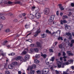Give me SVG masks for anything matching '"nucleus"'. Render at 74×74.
I'll use <instances>...</instances> for the list:
<instances>
[{
	"label": "nucleus",
	"mask_w": 74,
	"mask_h": 74,
	"mask_svg": "<svg viewBox=\"0 0 74 74\" xmlns=\"http://www.w3.org/2000/svg\"><path fill=\"white\" fill-rule=\"evenodd\" d=\"M57 66L58 68H64V66H63V63H62L60 61L57 62Z\"/></svg>",
	"instance_id": "nucleus-1"
},
{
	"label": "nucleus",
	"mask_w": 74,
	"mask_h": 74,
	"mask_svg": "<svg viewBox=\"0 0 74 74\" xmlns=\"http://www.w3.org/2000/svg\"><path fill=\"white\" fill-rule=\"evenodd\" d=\"M49 70L48 68L44 69L42 71V74H47L49 72Z\"/></svg>",
	"instance_id": "nucleus-2"
},
{
	"label": "nucleus",
	"mask_w": 74,
	"mask_h": 74,
	"mask_svg": "<svg viewBox=\"0 0 74 74\" xmlns=\"http://www.w3.org/2000/svg\"><path fill=\"white\" fill-rule=\"evenodd\" d=\"M58 32H59L58 34H59V36H60V33H61V31H60V30H58L57 31V32H54L52 33H51V34H51V37H53V36H54V35L53 34H56V33L57 34H58Z\"/></svg>",
	"instance_id": "nucleus-3"
},
{
	"label": "nucleus",
	"mask_w": 74,
	"mask_h": 74,
	"mask_svg": "<svg viewBox=\"0 0 74 74\" xmlns=\"http://www.w3.org/2000/svg\"><path fill=\"white\" fill-rule=\"evenodd\" d=\"M44 13L46 15H48L49 13V9L48 8H45L44 10Z\"/></svg>",
	"instance_id": "nucleus-4"
},
{
	"label": "nucleus",
	"mask_w": 74,
	"mask_h": 74,
	"mask_svg": "<svg viewBox=\"0 0 74 74\" xmlns=\"http://www.w3.org/2000/svg\"><path fill=\"white\" fill-rule=\"evenodd\" d=\"M54 17H55V15H52L51 16L49 20V22H53V18H54Z\"/></svg>",
	"instance_id": "nucleus-5"
},
{
	"label": "nucleus",
	"mask_w": 74,
	"mask_h": 74,
	"mask_svg": "<svg viewBox=\"0 0 74 74\" xmlns=\"http://www.w3.org/2000/svg\"><path fill=\"white\" fill-rule=\"evenodd\" d=\"M28 17L29 18L31 19H34V16L32 14H29L28 15Z\"/></svg>",
	"instance_id": "nucleus-6"
},
{
	"label": "nucleus",
	"mask_w": 74,
	"mask_h": 74,
	"mask_svg": "<svg viewBox=\"0 0 74 74\" xmlns=\"http://www.w3.org/2000/svg\"><path fill=\"white\" fill-rule=\"evenodd\" d=\"M36 18L37 19H39L41 17V14L39 13H37L35 14Z\"/></svg>",
	"instance_id": "nucleus-7"
},
{
	"label": "nucleus",
	"mask_w": 74,
	"mask_h": 74,
	"mask_svg": "<svg viewBox=\"0 0 74 74\" xmlns=\"http://www.w3.org/2000/svg\"><path fill=\"white\" fill-rule=\"evenodd\" d=\"M20 60L21 61H22L23 60V57H22L21 56H18L17 57L16 60Z\"/></svg>",
	"instance_id": "nucleus-8"
},
{
	"label": "nucleus",
	"mask_w": 74,
	"mask_h": 74,
	"mask_svg": "<svg viewBox=\"0 0 74 74\" xmlns=\"http://www.w3.org/2000/svg\"><path fill=\"white\" fill-rule=\"evenodd\" d=\"M60 22L61 25H63V23L65 24L66 23H67V21L65 20H61Z\"/></svg>",
	"instance_id": "nucleus-9"
},
{
	"label": "nucleus",
	"mask_w": 74,
	"mask_h": 74,
	"mask_svg": "<svg viewBox=\"0 0 74 74\" xmlns=\"http://www.w3.org/2000/svg\"><path fill=\"white\" fill-rule=\"evenodd\" d=\"M58 6H59V7L60 8V10H61V11H62V10H64V8H63V6L62 5V4H59L58 5Z\"/></svg>",
	"instance_id": "nucleus-10"
},
{
	"label": "nucleus",
	"mask_w": 74,
	"mask_h": 74,
	"mask_svg": "<svg viewBox=\"0 0 74 74\" xmlns=\"http://www.w3.org/2000/svg\"><path fill=\"white\" fill-rule=\"evenodd\" d=\"M8 67L9 69L12 70L13 69V66L12 64L9 65L8 66Z\"/></svg>",
	"instance_id": "nucleus-11"
},
{
	"label": "nucleus",
	"mask_w": 74,
	"mask_h": 74,
	"mask_svg": "<svg viewBox=\"0 0 74 74\" xmlns=\"http://www.w3.org/2000/svg\"><path fill=\"white\" fill-rule=\"evenodd\" d=\"M41 53V56L43 57L44 59H45L46 57H47V55L45 54H43L42 53Z\"/></svg>",
	"instance_id": "nucleus-12"
},
{
	"label": "nucleus",
	"mask_w": 74,
	"mask_h": 74,
	"mask_svg": "<svg viewBox=\"0 0 74 74\" xmlns=\"http://www.w3.org/2000/svg\"><path fill=\"white\" fill-rule=\"evenodd\" d=\"M25 58L26 60H27L29 58V55L28 54L26 55L25 57Z\"/></svg>",
	"instance_id": "nucleus-13"
},
{
	"label": "nucleus",
	"mask_w": 74,
	"mask_h": 74,
	"mask_svg": "<svg viewBox=\"0 0 74 74\" xmlns=\"http://www.w3.org/2000/svg\"><path fill=\"white\" fill-rule=\"evenodd\" d=\"M69 62H68V61H67L66 62H65L64 63H63V66H65V65H69Z\"/></svg>",
	"instance_id": "nucleus-14"
},
{
	"label": "nucleus",
	"mask_w": 74,
	"mask_h": 74,
	"mask_svg": "<svg viewBox=\"0 0 74 74\" xmlns=\"http://www.w3.org/2000/svg\"><path fill=\"white\" fill-rule=\"evenodd\" d=\"M46 33H48L49 34H51V32L49 31L48 29H47L46 30Z\"/></svg>",
	"instance_id": "nucleus-15"
},
{
	"label": "nucleus",
	"mask_w": 74,
	"mask_h": 74,
	"mask_svg": "<svg viewBox=\"0 0 74 74\" xmlns=\"http://www.w3.org/2000/svg\"><path fill=\"white\" fill-rule=\"evenodd\" d=\"M64 26H65L66 29H69V26L67 25L64 24Z\"/></svg>",
	"instance_id": "nucleus-16"
},
{
	"label": "nucleus",
	"mask_w": 74,
	"mask_h": 74,
	"mask_svg": "<svg viewBox=\"0 0 74 74\" xmlns=\"http://www.w3.org/2000/svg\"><path fill=\"white\" fill-rule=\"evenodd\" d=\"M34 62L35 63H39V60H38L37 59L35 60Z\"/></svg>",
	"instance_id": "nucleus-17"
},
{
	"label": "nucleus",
	"mask_w": 74,
	"mask_h": 74,
	"mask_svg": "<svg viewBox=\"0 0 74 74\" xmlns=\"http://www.w3.org/2000/svg\"><path fill=\"white\" fill-rule=\"evenodd\" d=\"M26 53H27V52H26V51H24L22 52L21 54L22 55H26Z\"/></svg>",
	"instance_id": "nucleus-18"
},
{
	"label": "nucleus",
	"mask_w": 74,
	"mask_h": 74,
	"mask_svg": "<svg viewBox=\"0 0 74 74\" xmlns=\"http://www.w3.org/2000/svg\"><path fill=\"white\" fill-rule=\"evenodd\" d=\"M17 64H18V63L16 62H14L12 63V64L14 66L17 65Z\"/></svg>",
	"instance_id": "nucleus-19"
},
{
	"label": "nucleus",
	"mask_w": 74,
	"mask_h": 74,
	"mask_svg": "<svg viewBox=\"0 0 74 74\" xmlns=\"http://www.w3.org/2000/svg\"><path fill=\"white\" fill-rule=\"evenodd\" d=\"M40 30V29H39L38 30H37L36 32V33L38 34L39 33H40L41 32V31H39Z\"/></svg>",
	"instance_id": "nucleus-20"
},
{
	"label": "nucleus",
	"mask_w": 74,
	"mask_h": 74,
	"mask_svg": "<svg viewBox=\"0 0 74 74\" xmlns=\"http://www.w3.org/2000/svg\"><path fill=\"white\" fill-rule=\"evenodd\" d=\"M15 4H20V5H22V3H21L20 1H17L15 3Z\"/></svg>",
	"instance_id": "nucleus-21"
},
{
	"label": "nucleus",
	"mask_w": 74,
	"mask_h": 74,
	"mask_svg": "<svg viewBox=\"0 0 74 74\" xmlns=\"http://www.w3.org/2000/svg\"><path fill=\"white\" fill-rule=\"evenodd\" d=\"M66 35L68 36H69L71 35V34L70 32L66 33Z\"/></svg>",
	"instance_id": "nucleus-22"
},
{
	"label": "nucleus",
	"mask_w": 74,
	"mask_h": 74,
	"mask_svg": "<svg viewBox=\"0 0 74 74\" xmlns=\"http://www.w3.org/2000/svg\"><path fill=\"white\" fill-rule=\"evenodd\" d=\"M67 62H69V64H71L72 62H73V60H68Z\"/></svg>",
	"instance_id": "nucleus-23"
},
{
	"label": "nucleus",
	"mask_w": 74,
	"mask_h": 74,
	"mask_svg": "<svg viewBox=\"0 0 74 74\" xmlns=\"http://www.w3.org/2000/svg\"><path fill=\"white\" fill-rule=\"evenodd\" d=\"M65 18H66V19L68 18V16H67L66 15L64 16H63V19H65Z\"/></svg>",
	"instance_id": "nucleus-24"
},
{
	"label": "nucleus",
	"mask_w": 74,
	"mask_h": 74,
	"mask_svg": "<svg viewBox=\"0 0 74 74\" xmlns=\"http://www.w3.org/2000/svg\"><path fill=\"white\" fill-rule=\"evenodd\" d=\"M36 44H37V46H38V47H40V43L39 42H37L36 43Z\"/></svg>",
	"instance_id": "nucleus-25"
},
{
	"label": "nucleus",
	"mask_w": 74,
	"mask_h": 74,
	"mask_svg": "<svg viewBox=\"0 0 74 74\" xmlns=\"http://www.w3.org/2000/svg\"><path fill=\"white\" fill-rule=\"evenodd\" d=\"M58 39L59 40H60V39L61 40H63V38H62V37H59V38H58Z\"/></svg>",
	"instance_id": "nucleus-26"
},
{
	"label": "nucleus",
	"mask_w": 74,
	"mask_h": 74,
	"mask_svg": "<svg viewBox=\"0 0 74 74\" xmlns=\"http://www.w3.org/2000/svg\"><path fill=\"white\" fill-rule=\"evenodd\" d=\"M35 57H36V59H38V58H39V57H40V55L36 54V55Z\"/></svg>",
	"instance_id": "nucleus-27"
},
{
	"label": "nucleus",
	"mask_w": 74,
	"mask_h": 74,
	"mask_svg": "<svg viewBox=\"0 0 74 74\" xmlns=\"http://www.w3.org/2000/svg\"><path fill=\"white\" fill-rule=\"evenodd\" d=\"M34 70H32L30 71V74H34Z\"/></svg>",
	"instance_id": "nucleus-28"
},
{
	"label": "nucleus",
	"mask_w": 74,
	"mask_h": 74,
	"mask_svg": "<svg viewBox=\"0 0 74 74\" xmlns=\"http://www.w3.org/2000/svg\"><path fill=\"white\" fill-rule=\"evenodd\" d=\"M69 40H71L72 39V35H71L69 37Z\"/></svg>",
	"instance_id": "nucleus-29"
},
{
	"label": "nucleus",
	"mask_w": 74,
	"mask_h": 74,
	"mask_svg": "<svg viewBox=\"0 0 74 74\" xmlns=\"http://www.w3.org/2000/svg\"><path fill=\"white\" fill-rule=\"evenodd\" d=\"M2 28H3V25L2 24L0 25V31L1 30V29H2Z\"/></svg>",
	"instance_id": "nucleus-30"
},
{
	"label": "nucleus",
	"mask_w": 74,
	"mask_h": 74,
	"mask_svg": "<svg viewBox=\"0 0 74 74\" xmlns=\"http://www.w3.org/2000/svg\"><path fill=\"white\" fill-rule=\"evenodd\" d=\"M7 4H12V2L8 1Z\"/></svg>",
	"instance_id": "nucleus-31"
},
{
	"label": "nucleus",
	"mask_w": 74,
	"mask_h": 74,
	"mask_svg": "<svg viewBox=\"0 0 74 74\" xmlns=\"http://www.w3.org/2000/svg\"><path fill=\"white\" fill-rule=\"evenodd\" d=\"M49 51L50 52H53V49H49Z\"/></svg>",
	"instance_id": "nucleus-32"
},
{
	"label": "nucleus",
	"mask_w": 74,
	"mask_h": 74,
	"mask_svg": "<svg viewBox=\"0 0 74 74\" xmlns=\"http://www.w3.org/2000/svg\"><path fill=\"white\" fill-rule=\"evenodd\" d=\"M5 73L6 74H10V72L9 71H5Z\"/></svg>",
	"instance_id": "nucleus-33"
},
{
	"label": "nucleus",
	"mask_w": 74,
	"mask_h": 74,
	"mask_svg": "<svg viewBox=\"0 0 74 74\" xmlns=\"http://www.w3.org/2000/svg\"><path fill=\"white\" fill-rule=\"evenodd\" d=\"M29 26V25L26 24L25 25V27L26 29H28Z\"/></svg>",
	"instance_id": "nucleus-34"
},
{
	"label": "nucleus",
	"mask_w": 74,
	"mask_h": 74,
	"mask_svg": "<svg viewBox=\"0 0 74 74\" xmlns=\"http://www.w3.org/2000/svg\"><path fill=\"white\" fill-rule=\"evenodd\" d=\"M54 59H55V58L54 57H53L51 58V59L50 60L52 61V62H53V61H54Z\"/></svg>",
	"instance_id": "nucleus-35"
},
{
	"label": "nucleus",
	"mask_w": 74,
	"mask_h": 74,
	"mask_svg": "<svg viewBox=\"0 0 74 74\" xmlns=\"http://www.w3.org/2000/svg\"><path fill=\"white\" fill-rule=\"evenodd\" d=\"M3 3H4V4H7L8 3V1H4Z\"/></svg>",
	"instance_id": "nucleus-36"
},
{
	"label": "nucleus",
	"mask_w": 74,
	"mask_h": 74,
	"mask_svg": "<svg viewBox=\"0 0 74 74\" xmlns=\"http://www.w3.org/2000/svg\"><path fill=\"white\" fill-rule=\"evenodd\" d=\"M30 47H34V44H31L30 45Z\"/></svg>",
	"instance_id": "nucleus-37"
},
{
	"label": "nucleus",
	"mask_w": 74,
	"mask_h": 74,
	"mask_svg": "<svg viewBox=\"0 0 74 74\" xmlns=\"http://www.w3.org/2000/svg\"><path fill=\"white\" fill-rule=\"evenodd\" d=\"M10 29H7L5 30V32L6 33H8V32H10Z\"/></svg>",
	"instance_id": "nucleus-38"
},
{
	"label": "nucleus",
	"mask_w": 74,
	"mask_h": 74,
	"mask_svg": "<svg viewBox=\"0 0 74 74\" xmlns=\"http://www.w3.org/2000/svg\"><path fill=\"white\" fill-rule=\"evenodd\" d=\"M34 50L36 52H38V49L37 48H35L34 49Z\"/></svg>",
	"instance_id": "nucleus-39"
},
{
	"label": "nucleus",
	"mask_w": 74,
	"mask_h": 74,
	"mask_svg": "<svg viewBox=\"0 0 74 74\" xmlns=\"http://www.w3.org/2000/svg\"><path fill=\"white\" fill-rule=\"evenodd\" d=\"M66 54L65 52H63L62 53V56H66Z\"/></svg>",
	"instance_id": "nucleus-40"
},
{
	"label": "nucleus",
	"mask_w": 74,
	"mask_h": 74,
	"mask_svg": "<svg viewBox=\"0 0 74 74\" xmlns=\"http://www.w3.org/2000/svg\"><path fill=\"white\" fill-rule=\"evenodd\" d=\"M32 67H33V68H34V69H36V65L34 64L32 65Z\"/></svg>",
	"instance_id": "nucleus-41"
},
{
	"label": "nucleus",
	"mask_w": 74,
	"mask_h": 74,
	"mask_svg": "<svg viewBox=\"0 0 74 74\" xmlns=\"http://www.w3.org/2000/svg\"><path fill=\"white\" fill-rule=\"evenodd\" d=\"M59 48H60V49H62V45H60L59 46Z\"/></svg>",
	"instance_id": "nucleus-42"
},
{
	"label": "nucleus",
	"mask_w": 74,
	"mask_h": 74,
	"mask_svg": "<svg viewBox=\"0 0 74 74\" xmlns=\"http://www.w3.org/2000/svg\"><path fill=\"white\" fill-rule=\"evenodd\" d=\"M8 15H9V16H11L12 15H13V14H12V13H9L8 14Z\"/></svg>",
	"instance_id": "nucleus-43"
},
{
	"label": "nucleus",
	"mask_w": 74,
	"mask_h": 74,
	"mask_svg": "<svg viewBox=\"0 0 74 74\" xmlns=\"http://www.w3.org/2000/svg\"><path fill=\"white\" fill-rule=\"evenodd\" d=\"M1 19H2L3 20H5V17L4 16H3L2 17V18Z\"/></svg>",
	"instance_id": "nucleus-44"
},
{
	"label": "nucleus",
	"mask_w": 74,
	"mask_h": 74,
	"mask_svg": "<svg viewBox=\"0 0 74 74\" xmlns=\"http://www.w3.org/2000/svg\"><path fill=\"white\" fill-rule=\"evenodd\" d=\"M71 51H67V53L68 54V55H69L70 53H71Z\"/></svg>",
	"instance_id": "nucleus-45"
},
{
	"label": "nucleus",
	"mask_w": 74,
	"mask_h": 74,
	"mask_svg": "<svg viewBox=\"0 0 74 74\" xmlns=\"http://www.w3.org/2000/svg\"><path fill=\"white\" fill-rule=\"evenodd\" d=\"M55 71H56V74H60V73H59V71H58L57 70H56Z\"/></svg>",
	"instance_id": "nucleus-46"
},
{
	"label": "nucleus",
	"mask_w": 74,
	"mask_h": 74,
	"mask_svg": "<svg viewBox=\"0 0 74 74\" xmlns=\"http://www.w3.org/2000/svg\"><path fill=\"white\" fill-rule=\"evenodd\" d=\"M42 38H44V37H45V34H42Z\"/></svg>",
	"instance_id": "nucleus-47"
},
{
	"label": "nucleus",
	"mask_w": 74,
	"mask_h": 74,
	"mask_svg": "<svg viewBox=\"0 0 74 74\" xmlns=\"http://www.w3.org/2000/svg\"><path fill=\"white\" fill-rule=\"evenodd\" d=\"M30 50L31 52H33L34 51V49H33L32 48H30Z\"/></svg>",
	"instance_id": "nucleus-48"
},
{
	"label": "nucleus",
	"mask_w": 74,
	"mask_h": 74,
	"mask_svg": "<svg viewBox=\"0 0 74 74\" xmlns=\"http://www.w3.org/2000/svg\"><path fill=\"white\" fill-rule=\"evenodd\" d=\"M36 73L37 74H40V72L39 70L36 71Z\"/></svg>",
	"instance_id": "nucleus-49"
},
{
	"label": "nucleus",
	"mask_w": 74,
	"mask_h": 74,
	"mask_svg": "<svg viewBox=\"0 0 74 74\" xmlns=\"http://www.w3.org/2000/svg\"><path fill=\"white\" fill-rule=\"evenodd\" d=\"M72 14V13H71V12H69V14H68V16H70Z\"/></svg>",
	"instance_id": "nucleus-50"
},
{
	"label": "nucleus",
	"mask_w": 74,
	"mask_h": 74,
	"mask_svg": "<svg viewBox=\"0 0 74 74\" xmlns=\"http://www.w3.org/2000/svg\"><path fill=\"white\" fill-rule=\"evenodd\" d=\"M28 41L30 42H31V43L33 42V41L31 39H28Z\"/></svg>",
	"instance_id": "nucleus-51"
},
{
	"label": "nucleus",
	"mask_w": 74,
	"mask_h": 74,
	"mask_svg": "<svg viewBox=\"0 0 74 74\" xmlns=\"http://www.w3.org/2000/svg\"><path fill=\"white\" fill-rule=\"evenodd\" d=\"M73 55H74L73 54V53H71H71H69V55L68 56H73Z\"/></svg>",
	"instance_id": "nucleus-52"
},
{
	"label": "nucleus",
	"mask_w": 74,
	"mask_h": 74,
	"mask_svg": "<svg viewBox=\"0 0 74 74\" xmlns=\"http://www.w3.org/2000/svg\"><path fill=\"white\" fill-rule=\"evenodd\" d=\"M18 21V20L17 19H14L13 21V22H16Z\"/></svg>",
	"instance_id": "nucleus-53"
},
{
	"label": "nucleus",
	"mask_w": 74,
	"mask_h": 74,
	"mask_svg": "<svg viewBox=\"0 0 74 74\" xmlns=\"http://www.w3.org/2000/svg\"><path fill=\"white\" fill-rule=\"evenodd\" d=\"M63 74H69V73H68L66 72L63 71Z\"/></svg>",
	"instance_id": "nucleus-54"
},
{
	"label": "nucleus",
	"mask_w": 74,
	"mask_h": 74,
	"mask_svg": "<svg viewBox=\"0 0 74 74\" xmlns=\"http://www.w3.org/2000/svg\"><path fill=\"white\" fill-rule=\"evenodd\" d=\"M71 42L72 43V44H73L74 43V40H72L71 41Z\"/></svg>",
	"instance_id": "nucleus-55"
},
{
	"label": "nucleus",
	"mask_w": 74,
	"mask_h": 74,
	"mask_svg": "<svg viewBox=\"0 0 74 74\" xmlns=\"http://www.w3.org/2000/svg\"><path fill=\"white\" fill-rule=\"evenodd\" d=\"M71 5L72 7H74V3H71Z\"/></svg>",
	"instance_id": "nucleus-56"
},
{
	"label": "nucleus",
	"mask_w": 74,
	"mask_h": 74,
	"mask_svg": "<svg viewBox=\"0 0 74 74\" xmlns=\"http://www.w3.org/2000/svg\"><path fill=\"white\" fill-rule=\"evenodd\" d=\"M60 60L62 61V60H63V57H60Z\"/></svg>",
	"instance_id": "nucleus-57"
},
{
	"label": "nucleus",
	"mask_w": 74,
	"mask_h": 74,
	"mask_svg": "<svg viewBox=\"0 0 74 74\" xmlns=\"http://www.w3.org/2000/svg\"><path fill=\"white\" fill-rule=\"evenodd\" d=\"M29 68H30V70H33V69H34L33 66H31V67H29Z\"/></svg>",
	"instance_id": "nucleus-58"
},
{
	"label": "nucleus",
	"mask_w": 74,
	"mask_h": 74,
	"mask_svg": "<svg viewBox=\"0 0 74 74\" xmlns=\"http://www.w3.org/2000/svg\"><path fill=\"white\" fill-rule=\"evenodd\" d=\"M11 55H12V56H14V55H15V53H11Z\"/></svg>",
	"instance_id": "nucleus-59"
},
{
	"label": "nucleus",
	"mask_w": 74,
	"mask_h": 74,
	"mask_svg": "<svg viewBox=\"0 0 74 74\" xmlns=\"http://www.w3.org/2000/svg\"><path fill=\"white\" fill-rule=\"evenodd\" d=\"M71 69H72V70H74V66H71Z\"/></svg>",
	"instance_id": "nucleus-60"
},
{
	"label": "nucleus",
	"mask_w": 74,
	"mask_h": 74,
	"mask_svg": "<svg viewBox=\"0 0 74 74\" xmlns=\"http://www.w3.org/2000/svg\"><path fill=\"white\" fill-rule=\"evenodd\" d=\"M53 23L54 25H56V22H53Z\"/></svg>",
	"instance_id": "nucleus-61"
},
{
	"label": "nucleus",
	"mask_w": 74,
	"mask_h": 74,
	"mask_svg": "<svg viewBox=\"0 0 74 74\" xmlns=\"http://www.w3.org/2000/svg\"><path fill=\"white\" fill-rule=\"evenodd\" d=\"M73 43H72L70 44V47H73Z\"/></svg>",
	"instance_id": "nucleus-62"
},
{
	"label": "nucleus",
	"mask_w": 74,
	"mask_h": 74,
	"mask_svg": "<svg viewBox=\"0 0 74 74\" xmlns=\"http://www.w3.org/2000/svg\"><path fill=\"white\" fill-rule=\"evenodd\" d=\"M18 74H21L22 72H21V71H19L18 72Z\"/></svg>",
	"instance_id": "nucleus-63"
},
{
	"label": "nucleus",
	"mask_w": 74,
	"mask_h": 74,
	"mask_svg": "<svg viewBox=\"0 0 74 74\" xmlns=\"http://www.w3.org/2000/svg\"><path fill=\"white\" fill-rule=\"evenodd\" d=\"M38 34H35L34 35V36L35 37H37V36H38Z\"/></svg>",
	"instance_id": "nucleus-64"
}]
</instances>
